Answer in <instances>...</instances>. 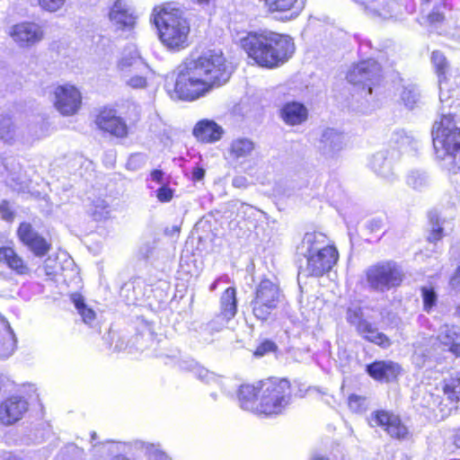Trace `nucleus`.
Instances as JSON below:
<instances>
[{"label":"nucleus","instance_id":"obj_1","mask_svg":"<svg viewBox=\"0 0 460 460\" xmlns=\"http://www.w3.org/2000/svg\"><path fill=\"white\" fill-rule=\"evenodd\" d=\"M231 70L221 51L208 50L198 57L187 58L179 67L174 84V97L197 100L216 87L225 84Z\"/></svg>","mask_w":460,"mask_h":460},{"label":"nucleus","instance_id":"obj_14","mask_svg":"<svg viewBox=\"0 0 460 460\" xmlns=\"http://www.w3.org/2000/svg\"><path fill=\"white\" fill-rule=\"evenodd\" d=\"M97 128L118 138H124L128 134V128L124 119L117 115L113 109L104 108L95 118Z\"/></svg>","mask_w":460,"mask_h":460},{"label":"nucleus","instance_id":"obj_20","mask_svg":"<svg viewBox=\"0 0 460 460\" xmlns=\"http://www.w3.org/2000/svg\"><path fill=\"white\" fill-rule=\"evenodd\" d=\"M346 146L344 135L334 129L325 128L319 140L318 150L326 157H333L338 155Z\"/></svg>","mask_w":460,"mask_h":460},{"label":"nucleus","instance_id":"obj_39","mask_svg":"<svg viewBox=\"0 0 460 460\" xmlns=\"http://www.w3.org/2000/svg\"><path fill=\"white\" fill-rule=\"evenodd\" d=\"M193 374L199 378L200 380L206 383L217 382L218 377L214 374L209 372L208 369L195 363L191 368Z\"/></svg>","mask_w":460,"mask_h":460},{"label":"nucleus","instance_id":"obj_9","mask_svg":"<svg viewBox=\"0 0 460 460\" xmlns=\"http://www.w3.org/2000/svg\"><path fill=\"white\" fill-rule=\"evenodd\" d=\"M347 321L356 328L359 336L383 349L392 345L390 338L378 331L370 322L363 317L360 308H349L346 313Z\"/></svg>","mask_w":460,"mask_h":460},{"label":"nucleus","instance_id":"obj_45","mask_svg":"<svg viewBox=\"0 0 460 460\" xmlns=\"http://www.w3.org/2000/svg\"><path fill=\"white\" fill-rule=\"evenodd\" d=\"M94 208H95L93 211V216L96 220H101L108 217L109 210L107 209V205L104 200L97 201V204L94 205Z\"/></svg>","mask_w":460,"mask_h":460},{"label":"nucleus","instance_id":"obj_16","mask_svg":"<svg viewBox=\"0 0 460 460\" xmlns=\"http://www.w3.org/2000/svg\"><path fill=\"white\" fill-rule=\"evenodd\" d=\"M431 61L436 68L438 76L439 84V100L442 103H447V107H451L455 97H458L459 90L455 88L450 90L448 88V83L446 77V71L447 68V61L443 53L440 51H433L431 55Z\"/></svg>","mask_w":460,"mask_h":460},{"label":"nucleus","instance_id":"obj_12","mask_svg":"<svg viewBox=\"0 0 460 460\" xmlns=\"http://www.w3.org/2000/svg\"><path fill=\"white\" fill-rule=\"evenodd\" d=\"M39 137L33 127L13 120L9 117L0 118V140L13 145L17 142H31Z\"/></svg>","mask_w":460,"mask_h":460},{"label":"nucleus","instance_id":"obj_55","mask_svg":"<svg viewBox=\"0 0 460 460\" xmlns=\"http://www.w3.org/2000/svg\"><path fill=\"white\" fill-rule=\"evenodd\" d=\"M4 460H22L20 457L13 455L7 456Z\"/></svg>","mask_w":460,"mask_h":460},{"label":"nucleus","instance_id":"obj_37","mask_svg":"<svg viewBox=\"0 0 460 460\" xmlns=\"http://www.w3.org/2000/svg\"><path fill=\"white\" fill-rule=\"evenodd\" d=\"M394 415H391L387 411H377L374 412L370 419V424L372 426H381L385 429L392 421V419H394Z\"/></svg>","mask_w":460,"mask_h":460},{"label":"nucleus","instance_id":"obj_44","mask_svg":"<svg viewBox=\"0 0 460 460\" xmlns=\"http://www.w3.org/2000/svg\"><path fill=\"white\" fill-rule=\"evenodd\" d=\"M128 86L133 89H143L146 86V78L144 75H134L126 80Z\"/></svg>","mask_w":460,"mask_h":460},{"label":"nucleus","instance_id":"obj_8","mask_svg":"<svg viewBox=\"0 0 460 460\" xmlns=\"http://www.w3.org/2000/svg\"><path fill=\"white\" fill-rule=\"evenodd\" d=\"M280 298V290L277 284L268 279H262L255 290L251 302L253 315L262 322L267 321L277 308Z\"/></svg>","mask_w":460,"mask_h":460},{"label":"nucleus","instance_id":"obj_17","mask_svg":"<svg viewBox=\"0 0 460 460\" xmlns=\"http://www.w3.org/2000/svg\"><path fill=\"white\" fill-rule=\"evenodd\" d=\"M28 402L21 396H11L0 403V423L11 426L22 419L28 411Z\"/></svg>","mask_w":460,"mask_h":460},{"label":"nucleus","instance_id":"obj_50","mask_svg":"<svg viewBox=\"0 0 460 460\" xmlns=\"http://www.w3.org/2000/svg\"><path fill=\"white\" fill-rule=\"evenodd\" d=\"M205 175V171L202 168H196L193 171L192 176L195 181H200Z\"/></svg>","mask_w":460,"mask_h":460},{"label":"nucleus","instance_id":"obj_35","mask_svg":"<svg viewBox=\"0 0 460 460\" xmlns=\"http://www.w3.org/2000/svg\"><path fill=\"white\" fill-rule=\"evenodd\" d=\"M387 433L395 438H404L408 434L407 428L401 422L400 419L395 416L385 429Z\"/></svg>","mask_w":460,"mask_h":460},{"label":"nucleus","instance_id":"obj_56","mask_svg":"<svg viewBox=\"0 0 460 460\" xmlns=\"http://www.w3.org/2000/svg\"><path fill=\"white\" fill-rule=\"evenodd\" d=\"M173 231L178 233L179 232V228L177 226H173Z\"/></svg>","mask_w":460,"mask_h":460},{"label":"nucleus","instance_id":"obj_30","mask_svg":"<svg viewBox=\"0 0 460 460\" xmlns=\"http://www.w3.org/2000/svg\"><path fill=\"white\" fill-rule=\"evenodd\" d=\"M444 394L451 402L460 401V375L445 379L443 385Z\"/></svg>","mask_w":460,"mask_h":460},{"label":"nucleus","instance_id":"obj_19","mask_svg":"<svg viewBox=\"0 0 460 460\" xmlns=\"http://www.w3.org/2000/svg\"><path fill=\"white\" fill-rule=\"evenodd\" d=\"M402 371V367L393 360H376L367 366V374L379 382L394 381Z\"/></svg>","mask_w":460,"mask_h":460},{"label":"nucleus","instance_id":"obj_40","mask_svg":"<svg viewBox=\"0 0 460 460\" xmlns=\"http://www.w3.org/2000/svg\"><path fill=\"white\" fill-rule=\"evenodd\" d=\"M429 221L431 224V232L429 236V242H435L442 238L443 228L440 225V220L437 215H430Z\"/></svg>","mask_w":460,"mask_h":460},{"label":"nucleus","instance_id":"obj_43","mask_svg":"<svg viewBox=\"0 0 460 460\" xmlns=\"http://www.w3.org/2000/svg\"><path fill=\"white\" fill-rule=\"evenodd\" d=\"M133 66L134 68H138L140 66H145L142 61L137 57L131 58H123L119 60L118 64V67L121 71H125L127 68Z\"/></svg>","mask_w":460,"mask_h":460},{"label":"nucleus","instance_id":"obj_53","mask_svg":"<svg viewBox=\"0 0 460 460\" xmlns=\"http://www.w3.org/2000/svg\"><path fill=\"white\" fill-rule=\"evenodd\" d=\"M219 280H220V279H217V280H215V281L210 285V287H209L210 291H214V290L217 288V284H218Z\"/></svg>","mask_w":460,"mask_h":460},{"label":"nucleus","instance_id":"obj_11","mask_svg":"<svg viewBox=\"0 0 460 460\" xmlns=\"http://www.w3.org/2000/svg\"><path fill=\"white\" fill-rule=\"evenodd\" d=\"M7 34L20 48H31L44 39L43 28L31 22H22L11 26Z\"/></svg>","mask_w":460,"mask_h":460},{"label":"nucleus","instance_id":"obj_33","mask_svg":"<svg viewBox=\"0 0 460 460\" xmlns=\"http://www.w3.org/2000/svg\"><path fill=\"white\" fill-rule=\"evenodd\" d=\"M72 301L75 308L77 309L78 313L81 314L83 321L87 324H91V323L95 318L94 311L86 306L84 298L81 295L74 294L72 296Z\"/></svg>","mask_w":460,"mask_h":460},{"label":"nucleus","instance_id":"obj_4","mask_svg":"<svg viewBox=\"0 0 460 460\" xmlns=\"http://www.w3.org/2000/svg\"><path fill=\"white\" fill-rule=\"evenodd\" d=\"M297 252L306 260L300 273L320 277L329 272L337 263L339 253L328 236L322 232L306 233L297 247Z\"/></svg>","mask_w":460,"mask_h":460},{"label":"nucleus","instance_id":"obj_49","mask_svg":"<svg viewBox=\"0 0 460 460\" xmlns=\"http://www.w3.org/2000/svg\"><path fill=\"white\" fill-rule=\"evenodd\" d=\"M452 288L457 291H460V266L457 268L456 273L450 279Z\"/></svg>","mask_w":460,"mask_h":460},{"label":"nucleus","instance_id":"obj_15","mask_svg":"<svg viewBox=\"0 0 460 460\" xmlns=\"http://www.w3.org/2000/svg\"><path fill=\"white\" fill-rule=\"evenodd\" d=\"M17 235L22 244L38 257L44 256L50 250L51 244L30 223H21L17 229Z\"/></svg>","mask_w":460,"mask_h":460},{"label":"nucleus","instance_id":"obj_59","mask_svg":"<svg viewBox=\"0 0 460 460\" xmlns=\"http://www.w3.org/2000/svg\"><path fill=\"white\" fill-rule=\"evenodd\" d=\"M115 349H118V350H120L122 348L119 347L118 345H116Z\"/></svg>","mask_w":460,"mask_h":460},{"label":"nucleus","instance_id":"obj_10","mask_svg":"<svg viewBox=\"0 0 460 460\" xmlns=\"http://www.w3.org/2000/svg\"><path fill=\"white\" fill-rule=\"evenodd\" d=\"M53 104L63 116H72L81 107L82 94L72 84L58 85L53 91Z\"/></svg>","mask_w":460,"mask_h":460},{"label":"nucleus","instance_id":"obj_26","mask_svg":"<svg viewBox=\"0 0 460 460\" xmlns=\"http://www.w3.org/2000/svg\"><path fill=\"white\" fill-rule=\"evenodd\" d=\"M438 341L456 356H460V327L444 324L438 335Z\"/></svg>","mask_w":460,"mask_h":460},{"label":"nucleus","instance_id":"obj_51","mask_svg":"<svg viewBox=\"0 0 460 460\" xmlns=\"http://www.w3.org/2000/svg\"><path fill=\"white\" fill-rule=\"evenodd\" d=\"M151 179L155 181L160 182L163 179V172L159 170H155L151 173Z\"/></svg>","mask_w":460,"mask_h":460},{"label":"nucleus","instance_id":"obj_46","mask_svg":"<svg viewBox=\"0 0 460 460\" xmlns=\"http://www.w3.org/2000/svg\"><path fill=\"white\" fill-rule=\"evenodd\" d=\"M0 217L6 221H12L13 219V211L10 204L5 200L0 203Z\"/></svg>","mask_w":460,"mask_h":460},{"label":"nucleus","instance_id":"obj_3","mask_svg":"<svg viewBox=\"0 0 460 460\" xmlns=\"http://www.w3.org/2000/svg\"><path fill=\"white\" fill-rule=\"evenodd\" d=\"M248 58L258 66L274 68L285 64L295 52L293 40L270 31L250 32L240 40Z\"/></svg>","mask_w":460,"mask_h":460},{"label":"nucleus","instance_id":"obj_31","mask_svg":"<svg viewBox=\"0 0 460 460\" xmlns=\"http://www.w3.org/2000/svg\"><path fill=\"white\" fill-rule=\"evenodd\" d=\"M135 446L144 450L148 460H171L169 456L161 450L159 445L150 444L144 441H136Z\"/></svg>","mask_w":460,"mask_h":460},{"label":"nucleus","instance_id":"obj_24","mask_svg":"<svg viewBox=\"0 0 460 460\" xmlns=\"http://www.w3.org/2000/svg\"><path fill=\"white\" fill-rule=\"evenodd\" d=\"M392 156L388 151H380L375 154L370 161L372 170L387 181H393L394 178Z\"/></svg>","mask_w":460,"mask_h":460},{"label":"nucleus","instance_id":"obj_36","mask_svg":"<svg viewBox=\"0 0 460 460\" xmlns=\"http://www.w3.org/2000/svg\"><path fill=\"white\" fill-rule=\"evenodd\" d=\"M349 410L354 413H363L367 410V402L365 397L351 394L348 399Z\"/></svg>","mask_w":460,"mask_h":460},{"label":"nucleus","instance_id":"obj_32","mask_svg":"<svg viewBox=\"0 0 460 460\" xmlns=\"http://www.w3.org/2000/svg\"><path fill=\"white\" fill-rule=\"evenodd\" d=\"M442 8H446L445 4L436 6L428 15L422 16L420 23L427 27L437 29L445 19L444 13L441 10Z\"/></svg>","mask_w":460,"mask_h":460},{"label":"nucleus","instance_id":"obj_28","mask_svg":"<svg viewBox=\"0 0 460 460\" xmlns=\"http://www.w3.org/2000/svg\"><path fill=\"white\" fill-rule=\"evenodd\" d=\"M271 13L293 11L296 15L303 9V0H262Z\"/></svg>","mask_w":460,"mask_h":460},{"label":"nucleus","instance_id":"obj_34","mask_svg":"<svg viewBox=\"0 0 460 460\" xmlns=\"http://www.w3.org/2000/svg\"><path fill=\"white\" fill-rule=\"evenodd\" d=\"M420 99V93L414 85L402 88L401 101L408 109H413Z\"/></svg>","mask_w":460,"mask_h":460},{"label":"nucleus","instance_id":"obj_58","mask_svg":"<svg viewBox=\"0 0 460 460\" xmlns=\"http://www.w3.org/2000/svg\"><path fill=\"white\" fill-rule=\"evenodd\" d=\"M457 314H459L460 316V304H459V306L457 307Z\"/></svg>","mask_w":460,"mask_h":460},{"label":"nucleus","instance_id":"obj_13","mask_svg":"<svg viewBox=\"0 0 460 460\" xmlns=\"http://www.w3.org/2000/svg\"><path fill=\"white\" fill-rule=\"evenodd\" d=\"M381 77L379 64L374 59H367L354 66L347 74V79L353 84H364L372 93V85L378 83Z\"/></svg>","mask_w":460,"mask_h":460},{"label":"nucleus","instance_id":"obj_48","mask_svg":"<svg viewBox=\"0 0 460 460\" xmlns=\"http://www.w3.org/2000/svg\"><path fill=\"white\" fill-rule=\"evenodd\" d=\"M173 191L172 189L162 186L157 190L156 197L161 202H168L172 199Z\"/></svg>","mask_w":460,"mask_h":460},{"label":"nucleus","instance_id":"obj_7","mask_svg":"<svg viewBox=\"0 0 460 460\" xmlns=\"http://www.w3.org/2000/svg\"><path fill=\"white\" fill-rule=\"evenodd\" d=\"M366 275L368 286L379 292L398 287L403 278L402 269L394 261L376 263L367 269Z\"/></svg>","mask_w":460,"mask_h":460},{"label":"nucleus","instance_id":"obj_52","mask_svg":"<svg viewBox=\"0 0 460 460\" xmlns=\"http://www.w3.org/2000/svg\"><path fill=\"white\" fill-rule=\"evenodd\" d=\"M453 445L456 448H460V429H457L452 437Z\"/></svg>","mask_w":460,"mask_h":460},{"label":"nucleus","instance_id":"obj_54","mask_svg":"<svg viewBox=\"0 0 460 460\" xmlns=\"http://www.w3.org/2000/svg\"><path fill=\"white\" fill-rule=\"evenodd\" d=\"M142 157L138 155H132L129 159L128 164H131L133 162L141 159Z\"/></svg>","mask_w":460,"mask_h":460},{"label":"nucleus","instance_id":"obj_25","mask_svg":"<svg viewBox=\"0 0 460 460\" xmlns=\"http://www.w3.org/2000/svg\"><path fill=\"white\" fill-rule=\"evenodd\" d=\"M223 129L215 121L203 119L193 128V135L202 142H215L220 139Z\"/></svg>","mask_w":460,"mask_h":460},{"label":"nucleus","instance_id":"obj_57","mask_svg":"<svg viewBox=\"0 0 460 460\" xmlns=\"http://www.w3.org/2000/svg\"><path fill=\"white\" fill-rule=\"evenodd\" d=\"M95 436H96V433L95 432H93L92 433V438L94 439L95 438Z\"/></svg>","mask_w":460,"mask_h":460},{"label":"nucleus","instance_id":"obj_18","mask_svg":"<svg viewBox=\"0 0 460 460\" xmlns=\"http://www.w3.org/2000/svg\"><path fill=\"white\" fill-rule=\"evenodd\" d=\"M236 314L235 289L228 288L221 296V313L215 319L208 323V328L218 332L226 325V323Z\"/></svg>","mask_w":460,"mask_h":460},{"label":"nucleus","instance_id":"obj_27","mask_svg":"<svg viewBox=\"0 0 460 460\" xmlns=\"http://www.w3.org/2000/svg\"><path fill=\"white\" fill-rule=\"evenodd\" d=\"M0 261L5 262L12 270L18 274H28L30 270L23 260L15 252L13 248H0Z\"/></svg>","mask_w":460,"mask_h":460},{"label":"nucleus","instance_id":"obj_2","mask_svg":"<svg viewBox=\"0 0 460 460\" xmlns=\"http://www.w3.org/2000/svg\"><path fill=\"white\" fill-rule=\"evenodd\" d=\"M237 398L244 411L267 417L277 416L291 402V385L287 379L268 378L255 385H242Z\"/></svg>","mask_w":460,"mask_h":460},{"label":"nucleus","instance_id":"obj_23","mask_svg":"<svg viewBox=\"0 0 460 460\" xmlns=\"http://www.w3.org/2000/svg\"><path fill=\"white\" fill-rule=\"evenodd\" d=\"M255 149V143L248 137H237L231 141L227 155L231 161L243 163L252 155Z\"/></svg>","mask_w":460,"mask_h":460},{"label":"nucleus","instance_id":"obj_47","mask_svg":"<svg viewBox=\"0 0 460 460\" xmlns=\"http://www.w3.org/2000/svg\"><path fill=\"white\" fill-rule=\"evenodd\" d=\"M275 348L276 346L272 341H265L257 347L254 354L255 356L261 357L268 352L273 351Z\"/></svg>","mask_w":460,"mask_h":460},{"label":"nucleus","instance_id":"obj_5","mask_svg":"<svg viewBox=\"0 0 460 460\" xmlns=\"http://www.w3.org/2000/svg\"><path fill=\"white\" fill-rule=\"evenodd\" d=\"M443 111L447 103H443ZM433 146L438 159L448 160L449 170L460 168V123L448 112L441 113L432 128Z\"/></svg>","mask_w":460,"mask_h":460},{"label":"nucleus","instance_id":"obj_38","mask_svg":"<svg viewBox=\"0 0 460 460\" xmlns=\"http://www.w3.org/2000/svg\"><path fill=\"white\" fill-rule=\"evenodd\" d=\"M427 177L423 172H411L407 178V183L414 190H421L427 185Z\"/></svg>","mask_w":460,"mask_h":460},{"label":"nucleus","instance_id":"obj_6","mask_svg":"<svg viewBox=\"0 0 460 460\" xmlns=\"http://www.w3.org/2000/svg\"><path fill=\"white\" fill-rule=\"evenodd\" d=\"M152 20L161 41L168 49H180L187 46L190 26L178 8L171 4L156 5L153 9Z\"/></svg>","mask_w":460,"mask_h":460},{"label":"nucleus","instance_id":"obj_29","mask_svg":"<svg viewBox=\"0 0 460 460\" xmlns=\"http://www.w3.org/2000/svg\"><path fill=\"white\" fill-rule=\"evenodd\" d=\"M0 322L5 329V336L3 337L0 341V358H4L10 357L13 353L16 341L8 323H5L4 319H0Z\"/></svg>","mask_w":460,"mask_h":460},{"label":"nucleus","instance_id":"obj_22","mask_svg":"<svg viewBox=\"0 0 460 460\" xmlns=\"http://www.w3.org/2000/svg\"><path fill=\"white\" fill-rule=\"evenodd\" d=\"M279 117L288 126L301 125L308 118V110L301 102H288L279 110Z\"/></svg>","mask_w":460,"mask_h":460},{"label":"nucleus","instance_id":"obj_41","mask_svg":"<svg viewBox=\"0 0 460 460\" xmlns=\"http://www.w3.org/2000/svg\"><path fill=\"white\" fill-rule=\"evenodd\" d=\"M40 7L47 12L54 13L60 10L66 0H37Z\"/></svg>","mask_w":460,"mask_h":460},{"label":"nucleus","instance_id":"obj_21","mask_svg":"<svg viewBox=\"0 0 460 460\" xmlns=\"http://www.w3.org/2000/svg\"><path fill=\"white\" fill-rule=\"evenodd\" d=\"M109 16L118 29L133 28L137 19L128 0H115Z\"/></svg>","mask_w":460,"mask_h":460},{"label":"nucleus","instance_id":"obj_42","mask_svg":"<svg viewBox=\"0 0 460 460\" xmlns=\"http://www.w3.org/2000/svg\"><path fill=\"white\" fill-rule=\"evenodd\" d=\"M422 297L424 303V309L429 312L431 307L435 305L437 300V296L432 288L424 287L421 289Z\"/></svg>","mask_w":460,"mask_h":460}]
</instances>
